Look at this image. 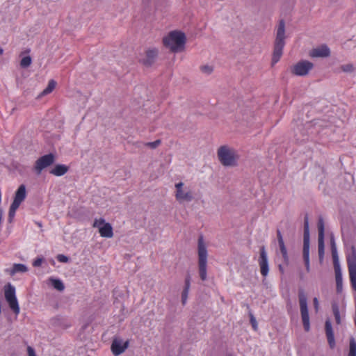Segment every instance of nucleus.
Returning <instances> with one entry per match:
<instances>
[{
	"label": "nucleus",
	"instance_id": "obj_32",
	"mask_svg": "<svg viewBox=\"0 0 356 356\" xmlns=\"http://www.w3.org/2000/svg\"><path fill=\"white\" fill-rule=\"evenodd\" d=\"M200 70L207 75L211 74L213 71V67L209 65H204L200 67Z\"/></svg>",
	"mask_w": 356,
	"mask_h": 356
},
{
	"label": "nucleus",
	"instance_id": "obj_30",
	"mask_svg": "<svg viewBox=\"0 0 356 356\" xmlns=\"http://www.w3.org/2000/svg\"><path fill=\"white\" fill-rule=\"evenodd\" d=\"M32 60L29 56L24 57L20 62V65L23 68L29 67L31 64Z\"/></svg>",
	"mask_w": 356,
	"mask_h": 356
},
{
	"label": "nucleus",
	"instance_id": "obj_35",
	"mask_svg": "<svg viewBox=\"0 0 356 356\" xmlns=\"http://www.w3.org/2000/svg\"><path fill=\"white\" fill-rule=\"evenodd\" d=\"M161 143V140H155L154 142H149V143H145V146L149 147H150L152 149H155L159 145H160Z\"/></svg>",
	"mask_w": 356,
	"mask_h": 356
},
{
	"label": "nucleus",
	"instance_id": "obj_22",
	"mask_svg": "<svg viewBox=\"0 0 356 356\" xmlns=\"http://www.w3.org/2000/svg\"><path fill=\"white\" fill-rule=\"evenodd\" d=\"M28 270L26 266L22 264H15L10 270V275H14L17 273H25Z\"/></svg>",
	"mask_w": 356,
	"mask_h": 356
},
{
	"label": "nucleus",
	"instance_id": "obj_8",
	"mask_svg": "<svg viewBox=\"0 0 356 356\" xmlns=\"http://www.w3.org/2000/svg\"><path fill=\"white\" fill-rule=\"evenodd\" d=\"M347 264L351 285L356 291V250L354 246L350 248V252L347 255Z\"/></svg>",
	"mask_w": 356,
	"mask_h": 356
},
{
	"label": "nucleus",
	"instance_id": "obj_33",
	"mask_svg": "<svg viewBox=\"0 0 356 356\" xmlns=\"http://www.w3.org/2000/svg\"><path fill=\"white\" fill-rule=\"evenodd\" d=\"M106 223L105 220L102 218L95 219L93 222V227L98 228L99 230L101 227H103V225Z\"/></svg>",
	"mask_w": 356,
	"mask_h": 356
},
{
	"label": "nucleus",
	"instance_id": "obj_3",
	"mask_svg": "<svg viewBox=\"0 0 356 356\" xmlns=\"http://www.w3.org/2000/svg\"><path fill=\"white\" fill-rule=\"evenodd\" d=\"M284 39L285 23L283 20H281L279 23V26L277 30L274 51L272 58V65L277 63L282 55L283 48L285 45Z\"/></svg>",
	"mask_w": 356,
	"mask_h": 356
},
{
	"label": "nucleus",
	"instance_id": "obj_36",
	"mask_svg": "<svg viewBox=\"0 0 356 356\" xmlns=\"http://www.w3.org/2000/svg\"><path fill=\"white\" fill-rule=\"evenodd\" d=\"M188 292V290L184 289L181 293V303L183 305H186V303Z\"/></svg>",
	"mask_w": 356,
	"mask_h": 356
},
{
	"label": "nucleus",
	"instance_id": "obj_31",
	"mask_svg": "<svg viewBox=\"0 0 356 356\" xmlns=\"http://www.w3.org/2000/svg\"><path fill=\"white\" fill-rule=\"evenodd\" d=\"M332 311H333V314L335 317L337 323L340 324L341 319H340L339 309L337 305H335V304L332 305Z\"/></svg>",
	"mask_w": 356,
	"mask_h": 356
},
{
	"label": "nucleus",
	"instance_id": "obj_46",
	"mask_svg": "<svg viewBox=\"0 0 356 356\" xmlns=\"http://www.w3.org/2000/svg\"><path fill=\"white\" fill-rule=\"evenodd\" d=\"M279 268L281 271H283V268H282V266L281 265L279 266Z\"/></svg>",
	"mask_w": 356,
	"mask_h": 356
},
{
	"label": "nucleus",
	"instance_id": "obj_44",
	"mask_svg": "<svg viewBox=\"0 0 356 356\" xmlns=\"http://www.w3.org/2000/svg\"><path fill=\"white\" fill-rule=\"evenodd\" d=\"M313 302H314V307L316 310V312L318 311V298H314V300H313Z\"/></svg>",
	"mask_w": 356,
	"mask_h": 356
},
{
	"label": "nucleus",
	"instance_id": "obj_24",
	"mask_svg": "<svg viewBox=\"0 0 356 356\" xmlns=\"http://www.w3.org/2000/svg\"><path fill=\"white\" fill-rule=\"evenodd\" d=\"M56 86V82L54 80H50L48 83V86L41 93V95H46L51 92Z\"/></svg>",
	"mask_w": 356,
	"mask_h": 356
},
{
	"label": "nucleus",
	"instance_id": "obj_28",
	"mask_svg": "<svg viewBox=\"0 0 356 356\" xmlns=\"http://www.w3.org/2000/svg\"><path fill=\"white\" fill-rule=\"evenodd\" d=\"M341 70L346 73H351L353 72L355 70L354 65L352 63H347L341 65Z\"/></svg>",
	"mask_w": 356,
	"mask_h": 356
},
{
	"label": "nucleus",
	"instance_id": "obj_29",
	"mask_svg": "<svg viewBox=\"0 0 356 356\" xmlns=\"http://www.w3.org/2000/svg\"><path fill=\"white\" fill-rule=\"evenodd\" d=\"M318 237L324 238V221L320 218L318 222Z\"/></svg>",
	"mask_w": 356,
	"mask_h": 356
},
{
	"label": "nucleus",
	"instance_id": "obj_40",
	"mask_svg": "<svg viewBox=\"0 0 356 356\" xmlns=\"http://www.w3.org/2000/svg\"><path fill=\"white\" fill-rule=\"evenodd\" d=\"M42 261H43V259L42 258H37L33 262V266H35V267L40 266L42 263Z\"/></svg>",
	"mask_w": 356,
	"mask_h": 356
},
{
	"label": "nucleus",
	"instance_id": "obj_7",
	"mask_svg": "<svg viewBox=\"0 0 356 356\" xmlns=\"http://www.w3.org/2000/svg\"><path fill=\"white\" fill-rule=\"evenodd\" d=\"M4 296L10 309L17 316L20 312V308L15 294V288L10 283L4 286Z\"/></svg>",
	"mask_w": 356,
	"mask_h": 356
},
{
	"label": "nucleus",
	"instance_id": "obj_1",
	"mask_svg": "<svg viewBox=\"0 0 356 356\" xmlns=\"http://www.w3.org/2000/svg\"><path fill=\"white\" fill-rule=\"evenodd\" d=\"M163 42L171 51L179 52L184 49L186 36L181 31H171L163 39Z\"/></svg>",
	"mask_w": 356,
	"mask_h": 356
},
{
	"label": "nucleus",
	"instance_id": "obj_20",
	"mask_svg": "<svg viewBox=\"0 0 356 356\" xmlns=\"http://www.w3.org/2000/svg\"><path fill=\"white\" fill-rule=\"evenodd\" d=\"M52 323L55 327L62 330L67 329L71 326V324L66 319L58 317L54 318Z\"/></svg>",
	"mask_w": 356,
	"mask_h": 356
},
{
	"label": "nucleus",
	"instance_id": "obj_15",
	"mask_svg": "<svg viewBox=\"0 0 356 356\" xmlns=\"http://www.w3.org/2000/svg\"><path fill=\"white\" fill-rule=\"evenodd\" d=\"M303 259H309V223L307 218L305 220V233L303 239Z\"/></svg>",
	"mask_w": 356,
	"mask_h": 356
},
{
	"label": "nucleus",
	"instance_id": "obj_17",
	"mask_svg": "<svg viewBox=\"0 0 356 356\" xmlns=\"http://www.w3.org/2000/svg\"><path fill=\"white\" fill-rule=\"evenodd\" d=\"M277 237L278 244H279V247H280V250L282 253L283 259L285 262H288L289 257H288L287 250L284 245V239H283L282 235L280 230L277 231Z\"/></svg>",
	"mask_w": 356,
	"mask_h": 356
},
{
	"label": "nucleus",
	"instance_id": "obj_5",
	"mask_svg": "<svg viewBox=\"0 0 356 356\" xmlns=\"http://www.w3.org/2000/svg\"><path fill=\"white\" fill-rule=\"evenodd\" d=\"M175 197L179 204L191 202L194 199L191 188L182 181L175 184Z\"/></svg>",
	"mask_w": 356,
	"mask_h": 356
},
{
	"label": "nucleus",
	"instance_id": "obj_42",
	"mask_svg": "<svg viewBox=\"0 0 356 356\" xmlns=\"http://www.w3.org/2000/svg\"><path fill=\"white\" fill-rule=\"evenodd\" d=\"M28 356H37L35 350L31 346L27 347Z\"/></svg>",
	"mask_w": 356,
	"mask_h": 356
},
{
	"label": "nucleus",
	"instance_id": "obj_25",
	"mask_svg": "<svg viewBox=\"0 0 356 356\" xmlns=\"http://www.w3.org/2000/svg\"><path fill=\"white\" fill-rule=\"evenodd\" d=\"M348 356H356V341L354 338L350 339Z\"/></svg>",
	"mask_w": 356,
	"mask_h": 356
},
{
	"label": "nucleus",
	"instance_id": "obj_38",
	"mask_svg": "<svg viewBox=\"0 0 356 356\" xmlns=\"http://www.w3.org/2000/svg\"><path fill=\"white\" fill-rule=\"evenodd\" d=\"M327 338L330 347L333 348L335 344L334 334L327 335Z\"/></svg>",
	"mask_w": 356,
	"mask_h": 356
},
{
	"label": "nucleus",
	"instance_id": "obj_11",
	"mask_svg": "<svg viewBox=\"0 0 356 356\" xmlns=\"http://www.w3.org/2000/svg\"><path fill=\"white\" fill-rule=\"evenodd\" d=\"M54 160V156L52 154L44 155L35 161L34 170L38 175H40L44 169L53 164Z\"/></svg>",
	"mask_w": 356,
	"mask_h": 356
},
{
	"label": "nucleus",
	"instance_id": "obj_39",
	"mask_svg": "<svg viewBox=\"0 0 356 356\" xmlns=\"http://www.w3.org/2000/svg\"><path fill=\"white\" fill-rule=\"evenodd\" d=\"M191 286V277L190 275L186 276L185 279V286L184 289L188 290L190 289Z\"/></svg>",
	"mask_w": 356,
	"mask_h": 356
},
{
	"label": "nucleus",
	"instance_id": "obj_6",
	"mask_svg": "<svg viewBox=\"0 0 356 356\" xmlns=\"http://www.w3.org/2000/svg\"><path fill=\"white\" fill-rule=\"evenodd\" d=\"M26 197V186L22 184L19 186L15 193V197L13 203L11 204L8 213V221L11 222L15 217V212L20 206L21 203L25 200Z\"/></svg>",
	"mask_w": 356,
	"mask_h": 356
},
{
	"label": "nucleus",
	"instance_id": "obj_37",
	"mask_svg": "<svg viewBox=\"0 0 356 356\" xmlns=\"http://www.w3.org/2000/svg\"><path fill=\"white\" fill-rule=\"evenodd\" d=\"M57 260L62 263H67L69 261V259L63 254H58L57 256Z\"/></svg>",
	"mask_w": 356,
	"mask_h": 356
},
{
	"label": "nucleus",
	"instance_id": "obj_18",
	"mask_svg": "<svg viewBox=\"0 0 356 356\" xmlns=\"http://www.w3.org/2000/svg\"><path fill=\"white\" fill-rule=\"evenodd\" d=\"M334 270H335L337 291V292H341L342 291V273H341L339 264H337L336 261H335Z\"/></svg>",
	"mask_w": 356,
	"mask_h": 356
},
{
	"label": "nucleus",
	"instance_id": "obj_19",
	"mask_svg": "<svg viewBox=\"0 0 356 356\" xmlns=\"http://www.w3.org/2000/svg\"><path fill=\"white\" fill-rule=\"evenodd\" d=\"M100 236L106 238H111L113 236V228L110 223L106 222L99 230Z\"/></svg>",
	"mask_w": 356,
	"mask_h": 356
},
{
	"label": "nucleus",
	"instance_id": "obj_9",
	"mask_svg": "<svg viewBox=\"0 0 356 356\" xmlns=\"http://www.w3.org/2000/svg\"><path fill=\"white\" fill-rule=\"evenodd\" d=\"M298 297L303 326L305 331L308 332L310 327L307 297L303 291L299 292Z\"/></svg>",
	"mask_w": 356,
	"mask_h": 356
},
{
	"label": "nucleus",
	"instance_id": "obj_13",
	"mask_svg": "<svg viewBox=\"0 0 356 356\" xmlns=\"http://www.w3.org/2000/svg\"><path fill=\"white\" fill-rule=\"evenodd\" d=\"M129 345V341L124 342L122 339L115 338L111 344V350L114 355L118 356L125 351Z\"/></svg>",
	"mask_w": 356,
	"mask_h": 356
},
{
	"label": "nucleus",
	"instance_id": "obj_34",
	"mask_svg": "<svg viewBox=\"0 0 356 356\" xmlns=\"http://www.w3.org/2000/svg\"><path fill=\"white\" fill-rule=\"evenodd\" d=\"M325 332H326L327 336L330 335V334H334L333 331H332V325L329 320L326 321V322H325Z\"/></svg>",
	"mask_w": 356,
	"mask_h": 356
},
{
	"label": "nucleus",
	"instance_id": "obj_41",
	"mask_svg": "<svg viewBox=\"0 0 356 356\" xmlns=\"http://www.w3.org/2000/svg\"><path fill=\"white\" fill-rule=\"evenodd\" d=\"M250 323H251L254 330H256L257 328V323L255 318L253 316L252 314L250 315Z\"/></svg>",
	"mask_w": 356,
	"mask_h": 356
},
{
	"label": "nucleus",
	"instance_id": "obj_10",
	"mask_svg": "<svg viewBox=\"0 0 356 356\" xmlns=\"http://www.w3.org/2000/svg\"><path fill=\"white\" fill-rule=\"evenodd\" d=\"M314 65L308 60H300L291 68V72L297 76H306L313 68Z\"/></svg>",
	"mask_w": 356,
	"mask_h": 356
},
{
	"label": "nucleus",
	"instance_id": "obj_23",
	"mask_svg": "<svg viewBox=\"0 0 356 356\" xmlns=\"http://www.w3.org/2000/svg\"><path fill=\"white\" fill-rule=\"evenodd\" d=\"M318 248L319 259H320V260H322L323 259L324 252H325L324 238L318 237Z\"/></svg>",
	"mask_w": 356,
	"mask_h": 356
},
{
	"label": "nucleus",
	"instance_id": "obj_2",
	"mask_svg": "<svg viewBox=\"0 0 356 356\" xmlns=\"http://www.w3.org/2000/svg\"><path fill=\"white\" fill-rule=\"evenodd\" d=\"M217 155L222 165L226 167L237 165L239 156L234 148L227 145L221 146L218 149Z\"/></svg>",
	"mask_w": 356,
	"mask_h": 356
},
{
	"label": "nucleus",
	"instance_id": "obj_27",
	"mask_svg": "<svg viewBox=\"0 0 356 356\" xmlns=\"http://www.w3.org/2000/svg\"><path fill=\"white\" fill-rule=\"evenodd\" d=\"M51 284H52L53 286L56 289H57L60 291H61L64 289V288H65L64 284L60 280L51 279Z\"/></svg>",
	"mask_w": 356,
	"mask_h": 356
},
{
	"label": "nucleus",
	"instance_id": "obj_21",
	"mask_svg": "<svg viewBox=\"0 0 356 356\" xmlns=\"http://www.w3.org/2000/svg\"><path fill=\"white\" fill-rule=\"evenodd\" d=\"M67 167L65 165H56L51 171L50 173H51L54 175L56 176H62L65 175L67 172Z\"/></svg>",
	"mask_w": 356,
	"mask_h": 356
},
{
	"label": "nucleus",
	"instance_id": "obj_4",
	"mask_svg": "<svg viewBox=\"0 0 356 356\" xmlns=\"http://www.w3.org/2000/svg\"><path fill=\"white\" fill-rule=\"evenodd\" d=\"M207 250L204 242L203 236L198 238V268L201 280L204 281L207 278Z\"/></svg>",
	"mask_w": 356,
	"mask_h": 356
},
{
	"label": "nucleus",
	"instance_id": "obj_43",
	"mask_svg": "<svg viewBox=\"0 0 356 356\" xmlns=\"http://www.w3.org/2000/svg\"><path fill=\"white\" fill-rule=\"evenodd\" d=\"M304 259V261H305V268H306V270L307 272H309L310 271V262H309V259Z\"/></svg>",
	"mask_w": 356,
	"mask_h": 356
},
{
	"label": "nucleus",
	"instance_id": "obj_12",
	"mask_svg": "<svg viewBox=\"0 0 356 356\" xmlns=\"http://www.w3.org/2000/svg\"><path fill=\"white\" fill-rule=\"evenodd\" d=\"M259 264L260 267V272L261 274L266 277L269 271L268 268V257L267 254L265 250V248L263 246L260 249V257L259 259Z\"/></svg>",
	"mask_w": 356,
	"mask_h": 356
},
{
	"label": "nucleus",
	"instance_id": "obj_45",
	"mask_svg": "<svg viewBox=\"0 0 356 356\" xmlns=\"http://www.w3.org/2000/svg\"><path fill=\"white\" fill-rule=\"evenodd\" d=\"M3 53V49L2 48H0V55H1Z\"/></svg>",
	"mask_w": 356,
	"mask_h": 356
},
{
	"label": "nucleus",
	"instance_id": "obj_16",
	"mask_svg": "<svg viewBox=\"0 0 356 356\" xmlns=\"http://www.w3.org/2000/svg\"><path fill=\"white\" fill-rule=\"evenodd\" d=\"M330 54V49L326 45H323L317 48L313 49L309 52V56L313 58H325Z\"/></svg>",
	"mask_w": 356,
	"mask_h": 356
},
{
	"label": "nucleus",
	"instance_id": "obj_26",
	"mask_svg": "<svg viewBox=\"0 0 356 356\" xmlns=\"http://www.w3.org/2000/svg\"><path fill=\"white\" fill-rule=\"evenodd\" d=\"M331 248H332V254L334 259V266H335V261L339 264L338 261V255L337 252V248L335 245V242L334 238L331 239Z\"/></svg>",
	"mask_w": 356,
	"mask_h": 356
},
{
	"label": "nucleus",
	"instance_id": "obj_14",
	"mask_svg": "<svg viewBox=\"0 0 356 356\" xmlns=\"http://www.w3.org/2000/svg\"><path fill=\"white\" fill-rule=\"evenodd\" d=\"M159 51L156 48H149L146 50L145 55L140 62L145 66H151L156 60Z\"/></svg>",
	"mask_w": 356,
	"mask_h": 356
}]
</instances>
